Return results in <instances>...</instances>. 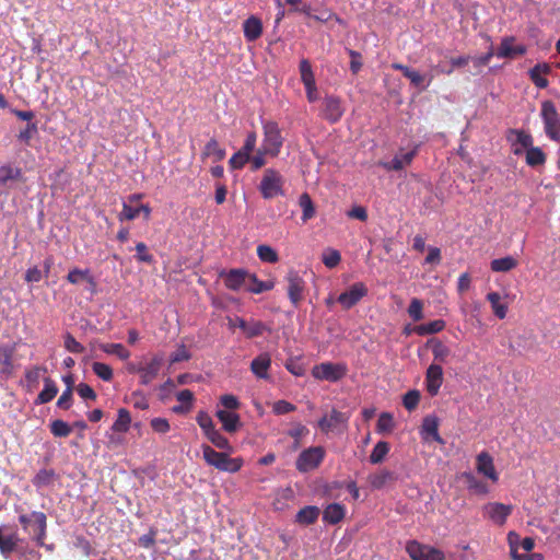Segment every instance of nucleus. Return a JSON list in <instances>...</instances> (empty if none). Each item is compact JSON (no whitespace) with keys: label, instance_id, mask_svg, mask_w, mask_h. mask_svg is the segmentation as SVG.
<instances>
[{"label":"nucleus","instance_id":"1","mask_svg":"<svg viewBox=\"0 0 560 560\" xmlns=\"http://www.w3.org/2000/svg\"><path fill=\"white\" fill-rule=\"evenodd\" d=\"M202 456L206 463L220 471L237 472L243 466L241 457H230L226 453L217 452L209 445L202 446Z\"/></svg>","mask_w":560,"mask_h":560},{"label":"nucleus","instance_id":"2","mask_svg":"<svg viewBox=\"0 0 560 560\" xmlns=\"http://www.w3.org/2000/svg\"><path fill=\"white\" fill-rule=\"evenodd\" d=\"M284 178L279 171L266 168L264 171L258 190L264 199H273L284 195Z\"/></svg>","mask_w":560,"mask_h":560},{"label":"nucleus","instance_id":"3","mask_svg":"<svg viewBox=\"0 0 560 560\" xmlns=\"http://www.w3.org/2000/svg\"><path fill=\"white\" fill-rule=\"evenodd\" d=\"M262 131L264 140L261 148L264 152H267L272 158L278 156L284 141L278 122L273 120L262 121Z\"/></svg>","mask_w":560,"mask_h":560},{"label":"nucleus","instance_id":"4","mask_svg":"<svg viewBox=\"0 0 560 560\" xmlns=\"http://www.w3.org/2000/svg\"><path fill=\"white\" fill-rule=\"evenodd\" d=\"M540 117L544 122L546 136L556 142H560V114L552 101L541 103Z\"/></svg>","mask_w":560,"mask_h":560},{"label":"nucleus","instance_id":"5","mask_svg":"<svg viewBox=\"0 0 560 560\" xmlns=\"http://www.w3.org/2000/svg\"><path fill=\"white\" fill-rule=\"evenodd\" d=\"M19 522L23 529L32 535L39 545L44 544L47 522L45 513L34 511L30 514H21Z\"/></svg>","mask_w":560,"mask_h":560},{"label":"nucleus","instance_id":"6","mask_svg":"<svg viewBox=\"0 0 560 560\" xmlns=\"http://www.w3.org/2000/svg\"><path fill=\"white\" fill-rule=\"evenodd\" d=\"M326 451L323 446H311L300 453L295 460V468L300 472L316 469L324 460Z\"/></svg>","mask_w":560,"mask_h":560},{"label":"nucleus","instance_id":"7","mask_svg":"<svg viewBox=\"0 0 560 560\" xmlns=\"http://www.w3.org/2000/svg\"><path fill=\"white\" fill-rule=\"evenodd\" d=\"M348 368L345 363L323 362L312 369V375L316 380L338 382L347 375Z\"/></svg>","mask_w":560,"mask_h":560},{"label":"nucleus","instance_id":"8","mask_svg":"<svg viewBox=\"0 0 560 560\" xmlns=\"http://www.w3.org/2000/svg\"><path fill=\"white\" fill-rule=\"evenodd\" d=\"M287 293L291 304L294 307H299L300 303L304 300V293L306 284L304 279L299 275L296 270H289L285 276Z\"/></svg>","mask_w":560,"mask_h":560},{"label":"nucleus","instance_id":"9","mask_svg":"<svg viewBox=\"0 0 560 560\" xmlns=\"http://www.w3.org/2000/svg\"><path fill=\"white\" fill-rule=\"evenodd\" d=\"M406 551L412 560H444L445 555L442 550L423 545L417 540L408 541Z\"/></svg>","mask_w":560,"mask_h":560},{"label":"nucleus","instance_id":"10","mask_svg":"<svg viewBox=\"0 0 560 560\" xmlns=\"http://www.w3.org/2000/svg\"><path fill=\"white\" fill-rule=\"evenodd\" d=\"M345 114L342 101L336 95H326L320 107V117L330 124L338 122Z\"/></svg>","mask_w":560,"mask_h":560},{"label":"nucleus","instance_id":"11","mask_svg":"<svg viewBox=\"0 0 560 560\" xmlns=\"http://www.w3.org/2000/svg\"><path fill=\"white\" fill-rule=\"evenodd\" d=\"M231 327H238L246 338H255L262 336L266 331H270V328L260 320L249 319L246 320L242 317H235L233 320H230Z\"/></svg>","mask_w":560,"mask_h":560},{"label":"nucleus","instance_id":"12","mask_svg":"<svg viewBox=\"0 0 560 560\" xmlns=\"http://www.w3.org/2000/svg\"><path fill=\"white\" fill-rule=\"evenodd\" d=\"M350 416L346 412L332 409L318 420V428L323 433H329L340 427L347 428Z\"/></svg>","mask_w":560,"mask_h":560},{"label":"nucleus","instance_id":"13","mask_svg":"<svg viewBox=\"0 0 560 560\" xmlns=\"http://www.w3.org/2000/svg\"><path fill=\"white\" fill-rule=\"evenodd\" d=\"M164 361V357L161 353L154 354L151 360L145 363L141 364L140 375H139V382L141 385L147 386L151 384L159 375L160 370L162 368Z\"/></svg>","mask_w":560,"mask_h":560},{"label":"nucleus","instance_id":"14","mask_svg":"<svg viewBox=\"0 0 560 560\" xmlns=\"http://www.w3.org/2000/svg\"><path fill=\"white\" fill-rule=\"evenodd\" d=\"M368 294V288L363 282H357L352 284L349 290L342 292L337 301L342 305L345 310H349L354 306L362 298Z\"/></svg>","mask_w":560,"mask_h":560},{"label":"nucleus","instance_id":"15","mask_svg":"<svg viewBox=\"0 0 560 560\" xmlns=\"http://www.w3.org/2000/svg\"><path fill=\"white\" fill-rule=\"evenodd\" d=\"M249 272L242 268L222 271L220 277L223 278L224 285L232 291H238L246 285Z\"/></svg>","mask_w":560,"mask_h":560},{"label":"nucleus","instance_id":"16","mask_svg":"<svg viewBox=\"0 0 560 560\" xmlns=\"http://www.w3.org/2000/svg\"><path fill=\"white\" fill-rule=\"evenodd\" d=\"M512 505L499 502L488 503L483 506L485 515L498 525H503L512 513Z\"/></svg>","mask_w":560,"mask_h":560},{"label":"nucleus","instance_id":"17","mask_svg":"<svg viewBox=\"0 0 560 560\" xmlns=\"http://www.w3.org/2000/svg\"><path fill=\"white\" fill-rule=\"evenodd\" d=\"M443 384V369L440 364L432 363L425 372V387L431 396L438 395Z\"/></svg>","mask_w":560,"mask_h":560},{"label":"nucleus","instance_id":"18","mask_svg":"<svg viewBox=\"0 0 560 560\" xmlns=\"http://www.w3.org/2000/svg\"><path fill=\"white\" fill-rule=\"evenodd\" d=\"M476 469L479 474L490 479L492 482L499 480V475L495 470L493 458L488 452H481L476 457Z\"/></svg>","mask_w":560,"mask_h":560},{"label":"nucleus","instance_id":"19","mask_svg":"<svg viewBox=\"0 0 560 560\" xmlns=\"http://www.w3.org/2000/svg\"><path fill=\"white\" fill-rule=\"evenodd\" d=\"M514 37H505L502 39L500 47L498 48L495 55L498 58H515L517 56H522L526 52V47L524 45H514Z\"/></svg>","mask_w":560,"mask_h":560},{"label":"nucleus","instance_id":"20","mask_svg":"<svg viewBox=\"0 0 560 560\" xmlns=\"http://www.w3.org/2000/svg\"><path fill=\"white\" fill-rule=\"evenodd\" d=\"M262 22L256 15H250L243 22L244 37L247 42H255L262 35Z\"/></svg>","mask_w":560,"mask_h":560},{"label":"nucleus","instance_id":"21","mask_svg":"<svg viewBox=\"0 0 560 560\" xmlns=\"http://www.w3.org/2000/svg\"><path fill=\"white\" fill-rule=\"evenodd\" d=\"M417 154V148L413 150L397 154L389 162H380V165L386 171H401L405 166L410 165Z\"/></svg>","mask_w":560,"mask_h":560},{"label":"nucleus","instance_id":"22","mask_svg":"<svg viewBox=\"0 0 560 560\" xmlns=\"http://www.w3.org/2000/svg\"><path fill=\"white\" fill-rule=\"evenodd\" d=\"M510 553L513 560H544V555L539 552L535 553H520L517 542L520 540V535L514 532L509 533L508 535Z\"/></svg>","mask_w":560,"mask_h":560},{"label":"nucleus","instance_id":"23","mask_svg":"<svg viewBox=\"0 0 560 560\" xmlns=\"http://www.w3.org/2000/svg\"><path fill=\"white\" fill-rule=\"evenodd\" d=\"M46 372L47 369L44 365H34L30 369H26L22 385L25 387L27 393H32L38 387L40 376Z\"/></svg>","mask_w":560,"mask_h":560},{"label":"nucleus","instance_id":"24","mask_svg":"<svg viewBox=\"0 0 560 560\" xmlns=\"http://www.w3.org/2000/svg\"><path fill=\"white\" fill-rule=\"evenodd\" d=\"M215 416L222 423L224 431L229 433L236 432L242 425L240 416L234 411L220 409L215 412Z\"/></svg>","mask_w":560,"mask_h":560},{"label":"nucleus","instance_id":"25","mask_svg":"<svg viewBox=\"0 0 560 560\" xmlns=\"http://www.w3.org/2000/svg\"><path fill=\"white\" fill-rule=\"evenodd\" d=\"M271 366V358L268 353L257 355L250 363V371L258 378L267 380L269 377L268 370Z\"/></svg>","mask_w":560,"mask_h":560},{"label":"nucleus","instance_id":"26","mask_svg":"<svg viewBox=\"0 0 560 560\" xmlns=\"http://www.w3.org/2000/svg\"><path fill=\"white\" fill-rule=\"evenodd\" d=\"M550 72L551 67L548 63H537L529 70V78L538 89H546L549 82L544 75Z\"/></svg>","mask_w":560,"mask_h":560},{"label":"nucleus","instance_id":"27","mask_svg":"<svg viewBox=\"0 0 560 560\" xmlns=\"http://www.w3.org/2000/svg\"><path fill=\"white\" fill-rule=\"evenodd\" d=\"M345 516L346 508L340 503H330L323 512V521L331 525L340 523Z\"/></svg>","mask_w":560,"mask_h":560},{"label":"nucleus","instance_id":"28","mask_svg":"<svg viewBox=\"0 0 560 560\" xmlns=\"http://www.w3.org/2000/svg\"><path fill=\"white\" fill-rule=\"evenodd\" d=\"M58 386L50 377L44 378V388L35 399V405H44L51 401L58 394Z\"/></svg>","mask_w":560,"mask_h":560},{"label":"nucleus","instance_id":"29","mask_svg":"<svg viewBox=\"0 0 560 560\" xmlns=\"http://www.w3.org/2000/svg\"><path fill=\"white\" fill-rule=\"evenodd\" d=\"M319 509L315 505H306L302 508L295 515V522L300 525H312L319 516Z\"/></svg>","mask_w":560,"mask_h":560},{"label":"nucleus","instance_id":"30","mask_svg":"<svg viewBox=\"0 0 560 560\" xmlns=\"http://www.w3.org/2000/svg\"><path fill=\"white\" fill-rule=\"evenodd\" d=\"M245 289L250 293L260 294L262 292L272 290L273 282L272 281H261L257 278V276L255 273L249 272Z\"/></svg>","mask_w":560,"mask_h":560},{"label":"nucleus","instance_id":"31","mask_svg":"<svg viewBox=\"0 0 560 560\" xmlns=\"http://www.w3.org/2000/svg\"><path fill=\"white\" fill-rule=\"evenodd\" d=\"M225 150L220 147L217 139L212 138L206 143L201 158L203 160L207 158H213L214 162H220L225 158Z\"/></svg>","mask_w":560,"mask_h":560},{"label":"nucleus","instance_id":"32","mask_svg":"<svg viewBox=\"0 0 560 560\" xmlns=\"http://www.w3.org/2000/svg\"><path fill=\"white\" fill-rule=\"evenodd\" d=\"M15 351L14 345L0 346V362L2 364V373L11 374L13 371V354Z\"/></svg>","mask_w":560,"mask_h":560},{"label":"nucleus","instance_id":"33","mask_svg":"<svg viewBox=\"0 0 560 560\" xmlns=\"http://www.w3.org/2000/svg\"><path fill=\"white\" fill-rule=\"evenodd\" d=\"M299 206L302 209L301 220L303 223H306L311 219H313L316 214L314 202L311 196L307 192H303L299 198Z\"/></svg>","mask_w":560,"mask_h":560},{"label":"nucleus","instance_id":"34","mask_svg":"<svg viewBox=\"0 0 560 560\" xmlns=\"http://www.w3.org/2000/svg\"><path fill=\"white\" fill-rule=\"evenodd\" d=\"M508 139L512 142V147L521 145L526 151L533 147V137L524 130L512 129Z\"/></svg>","mask_w":560,"mask_h":560},{"label":"nucleus","instance_id":"35","mask_svg":"<svg viewBox=\"0 0 560 560\" xmlns=\"http://www.w3.org/2000/svg\"><path fill=\"white\" fill-rule=\"evenodd\" d=\"M67 280L71 284H79L81 281H86L93 288L96 285L94 278L91 276L90 269L73 268L69 271Z\"/></svg>","mask_w":560,"mask_h":560},{"label":"nucleus","instance_id":"36","mask_svg":"<svg viewBox=\"0 0 560 560\" xmlns=\"http://www.w3.org/2000/svg\"><path fill=\"white\" fill-rule=\"evenodd\" d=\"M422 433H424L427 436H431L439 443H443V440L439 434V420L436 417L428 416L423 419Z\"/></svg>","mask_w":560,"mask_h":560},{"label":"nucleus","instance_id":"37","mask_svg":"<svg viewBox=\"0 0 560 560\" xmlns=\"http://www.w3.org/2000/svg\"><path fill=\"white\" fill-rule=\"evenodd\" d=\"M445 328L443 319H435L427 324H421L415 327V332L419 336L433 335L442 331Z\"/></svg>","mask_w":560,"mask_h":560},{"label":"nucleus","instance_id":"38","mask_svg":"<svg viewBox=\"0 0 560 560\" xmlns=\"http://www.w3.org/2000/svg\"><path fill=\"white\" fill-rule=\"evenodd\" d=\"M487 300L491 304V308L494 315L503 319L508 314V305L505 303H501V295L498 292H489L487 294Z\"/></svg>","mask_w":560,"mask_h":560},{"label":"nucleus","instance_id":"39","mask_svg":"<svg viewBox=\"0 0 560 560\" xmlns=\"http://www.w3.org/2000/svg\"><path fill=\"white\" fill-rule=\"evenodd\" d=\"M130 423H131L130 412L125 408H120L118 410L117 419L112 425V430L114 432L125 433L129 430Z\"/></svg>","mask_w":560,"mask_h":560},{"label":"nucleus","instance_id":"40","mask_svg":"<svg viewBox=\"0 0 560 560\" xmlns=\"http://www.w3.org/2000/svg\"><path fill=\"white\" fill-rule=\"evenodd\" d=\"M100 349L107 353L118 357L120 360H128L130 358V351L121 343H102Z\"/></svg>","mask_w":560,"mask_h":560},{"label":"nucleus","instance_id":"41","mask_svg":"<svg viewBox=\"0 0 560 560\" xmlns=\"http://www.w3.org/2000/svg\"><path fill=\"white\" fill-rule=\"evenodd\" d=\"M526 164L532 167H537L546 163V154L538 147H532L526 151Z\"/></svg>","mask_w":560,"mask_h":560},{"label":"nucleus","instance_id":"42","mask_svg":"<svg viewBox=\"0 0 560 560\" xmlns=\"http://www.w3.org/2000/svg\"><path fill=\"white\" fill-rule=\"evenodd\" d=\"M517 266V260L512 256L497 258L491 261V270L494 272H508Z\"/></svg>","mask_w":560,"mask_h":560},{"label":"nucleus","instance_id":"43","mask_svg":"<svg viewBox=\"0 0 560 560\" xmlns=\"http://www.w3.org/2000/svg\"><path fill=\"white\" fill-rule=\"evenodd\" d=\"M56 478L54 469H40L33 478L32 482L37 488L51 485Z\"/></svg>","mask_w":560,"mask_h":560},{"label":"nucleus","instance_id":"44","mask_svg":"<svg viewBox=\"0 0 560 560\" xmlns=\"http://www.w3.org/2000/svg\"><path fill=\"white\" fill-rule=\"evenodd\" d=\"M395 479L394 474L389 470H382L376 474H373L369 477V482L372 488L381 489L387 482L393 481Z\"/></svg>","mask_w":560,"mask_h":560},{"label":"nucleus","instance_id":"45","mask_svg":"<svg viewBox=\"0 0 560 560\" xmlns=\"http://www.w3.org/2000/svg\"><path fill=\"white\" fill-rule=\"evenodd\" d=\"M301 81L304 86L316 84L312 65L308 59H302L299 66Z\"/></svg>","mask_w":560,"mask_h":560},{"label":"nucleus","instance_id":"46","mask_svg":"<svg viewBox=\"0 0 560 560\" xmlns=\"http://www.w3.org/2000/svg\"><path fill=\"white\" fill-rule=\"evenodd\" d=\"M257 256L262 262L276 264L279 261L278 253L269 245L261 244L257 246Z\"/></svg>","mask_w":560,"mask_h":560},{"label":"nucleus","instance_id":"47","mask_svg":"<svg viewBox=\"0 0 560 560\" xmlns=\"http://www.w3.org/2000/svg\"><path fill=\"white\" fill-rule=\"evenodd\" d=\"M395 428L394 417L389 412H382L378 417L376 431L380 434L390 433Z\"/></svg>","mask_w":560,"mask_h":560},{"label":"nucleus","instance_id":"48","mask_svg":"<svg viewBox=\"0 0 560 560\" xmlns=\"http://www.w3.org/2000/svg\"><path fill=\"white\" fill-rule=\"evenodd\" d=\"M21 178V168L11 165H0V184L3 185L9 180H20Z\"/></svg>","mask_w":560,"mask_h":560},{"label":"nucleus","instance_id":"49","mask_svg":"<svg viewBox=\"0 0 560 560\" xmlns=\"http://www.w3.org/2000/svg\"><path fill=\"white\" fill-rule=\"evenodd\" d=\"M389 452V444L385 441H380L375 444L370 455V462L372 464H380L384 460Z\"/></svg>","mask_w":560,"mask_h":560},{"label":"nucleus","instance_id":"50","mask_svg":"<svg viewBox=\"0 0 560 560\" xmlns=\"http://www.w3.org/2000/svg\"><path fill=\"white\" fill-rule=\"evenodd\" d=\"M463 478L466 480L469 490H474L477 493L486 494L488 492L487 486L478 480L471 472H464Z\"/></svg>","mask_w":560,"mask_h":560},{"label":"nucleus","instance_id":"51","mask_svg":"<svg viewBox=\"0 0 560 560\" xmlns=\"http://www.w3.org/2000/svg\"><path fill=\"white\" fill-rule=\"evenodd\" d=\"M405 78L409 79L410 80V83L415 86V88H420L421 90H425L430 83L432 82L433 80V75H430L429 77V80H428V83L424 85V80H425V75H422L421 73H419L418 71L413 70V69H410Z\"/></svg>","mask_w":560,"mask_h":560},{"label":"nucleus","instance_id":"52","mask_svg":"<svg viewBox=\"0 0 560 560\" xmlns=\"http://www.w3.org/2000/svg\"><path fill=\"white\" fill-rule=\"evenodd\" d=\"M92 370L97 377L105 382H110L113 380V369L106 363L94 362L92 364Z\"/></svg>","mask_w":560,"mask_h":560},{"label":"nucleus","instance_id":"53","mask_svg":"<svg viewBox=\"0 0 560 560\" xmlns=\"http://www.w3.org/2000/svg\"><path fill=\"white\" fill-rule=\"evenodd\" d=\"M207 439L220 450L231 451L232 446L229 440L222 435L217 429L206 435Z\"/></svg>","mask_w":560,"mask_h":560},{"label":"nucleus","instance_id":"54","mask_svg":"<svg viewBox=\"0 0 560 560\" xmlns=\"http://www.w3.org/2000/svg\"><path fill=\"white\" fill-rule=\"evenodd\" d=\"M249 160L250 154L240 149L231 156L229 165L232 170H241L247 162H249Z\"/></svg>","mask_w":560,"mask_h":560},{"label":"nucleus","instance_id":"55","mask_svg":"<svg viewBox=\"0 0 560 560\" xmlns=\"http://www.w3.org/2000/svg\"><path fill=\"white\" fill-rule=\"evenodd\" d=\"M71 427L63 420H54L50 423V432L57 438H67L71 433Z\"/></svg>","mask_w":560,"mask_h":560},{"label":"nucleus","instance_id":"56","mask_svg":"<svg viewBox=\"0 0 560 560\" xmlns=\"http://www.w3.org/2000/svg\"><path fill=\"white\" fill-rule=\"evenodd\" d=\"M38 132L37 122H28L23 130L18 135V139L24 144L28 145L32 138Z\"/></svg>","mask_w":560,"mask_h":560},{"label":"nucleus","instance_id":"57","mask_svg":"<svg viewBox=\"0 0 560 560\" xmlns=\"http://www.w3.org/2000/svg\"><path fill=\"white\" fill-rule=\"evenodd\" d=\"M419 401L420 393L417 389L407 392L402 397V405L408 411L416 409L419 405Z\"/></svg>","mask_w":560,"mask_h":560},{"label":"nucleus","instance_id":"58","mask_svg":"<svg viewBox=\"0 0 560 560\" xmlns=\"http://www.w3.org/2000/svg\"><path fill=\"white\" fill-rule=\"evenodd\" d=\"M139 214H140L139 207H132L131 203L124 202L122 209H121L120 213L118 214V220L120 222H122L125 220L131 221V220H135Z\"/></svg>","mask_w":560,"mask_h":560},{"label":"nucleus","instance_id":"59","mask_svg":"<svg viewBox=\"0 0 560 560\" xmlns=\"http://www.w3.org/2000/svg\"><path fill=\"white\" fill-rule=\"evenodd\" d=\"M408 314L415 320L419 322L423 318V303L419 299H412L408 306Z\"/></svg>","mask_w":560,"mask_h":560},{"label":"nucleus","instance_id":"60","mask_svg":"<svg viewBox=\"0 0 560 560\" xmlns=\"http://www.w3.org/2000/svg\"><path fill=\"white\" fill-rule=\"evenodd\" d=\"M196 420L199 427L202 429L205 435L209 434L215 429L211 417L206 411H199Z\"/></svg>","mask_w":560,"mask_h":560},{"label":"nucleus","instance_id":"61","mask_svg":"<svg viewBox=\"0 0 560 560\" xmlns=\"http://www.w3.org/2000/svg\"><path fill=\"white\" fill-rule=\"evenodd\" d=\"M308 434V429L302 423H294L288 431V435L296 442V447L301 445V439Z\"/></svg>","mask_w":560,"mask_h":560},{"label":"nucleus","instance_id":"62","mask_svg":"<svg viewBox=\"0 0 560 560\" xmlns=\"http://www.w3.org/2000/svg\"><path fill=\"white\" fill-rule=\"evenodd\" d=\"M341 260V255L336 249H328L323 254V262L327 268H335Z\"/></svg>","mask_w":560,"mask_h":560},{"label":"nucleus","instance_id":"63","mask_svg":"<svg viewBox=\"0 0 560 560\" xmlns=\"http://www.w3.org/2000/svg\"><path fill=\"white\" fill-rule=\"evenodd\" d=\"M432 352L434 360L439 361L440 363H445L447 357L450 355V349L441 341H435Z\"/></svg>","mask_w":560,"mask_h":560},{"label":"nucleus","instance_id":"64","mask_svg":"<svg viewBox=\"0 0 560 560\" xmlns=\"http://www.w3.org/2000/svg\"><path fill=\"white\" fill-rule=\"evenodd\" d=\"M65 348L71 353H82L85 350L84 346L77 341L70 332L65 335Z\"/></svg>","mask_w":560,"mask_h":560}]
</instances>
